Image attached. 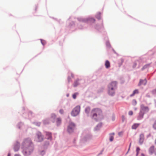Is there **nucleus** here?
I'll return each instance as SVG.
<instances>
[{
  "mask_svg": "<svg viewBox=\"0 0 156 156\" xmlns=\"http://www.w3.org/2000/svg\"><path fill=\"white\" fill-rule=\"evenodd\" d=\"M23 153L26 156L30 154L33 150V145L30 139H25L22 144Z\"/></svg>",
  "mask_w": 156,
  "mask_h": 156,
  "instance_id": "1",
  "label": "nucleus"
},
{
  "mask_svg": "<svg viewBox=\"0 0 156 156\" xmlns=\"http://www.w3.org/2000/svg\"><path fill=\"white\" fill-rule=\"evenodd\" d=\"M102 113L101 110L98 108H94L92 110L91 114L93 117H97L98 115H99Z\"/></svg>",
  "mask_w": 156,
  "mask_h": 156,
  "instance_id": "2",
  "label": "nucleus"
},
{
  "mask_svg": "<svg viewBox=\"0 0 156 156\" xmlns=\"http://www.w3.org/2000/svg\"><path fill=\"white\" fill-rule=\"evenodd\" d=\"M80 107L79 106H77L71 112V114L72 116H75L77 115L80 112Z\"/></svg>",
  "mask_w": 156,
  "mask_h": 156,
  "instance_id": "3",
  "label": "nucleus"
},
{
  "mask_svg": "<svg viewBox=\"0 0 156 156\" xmlns=\"http://www.w3.org/2000/svg\"><path fill=\"white\" fill-rule=\"evenodd\" d=\"M43 140V136L41 133L40 132H37L36 134L35 140L37 142H40L42 141Z\"/></svg>",
  "mask_w": 156,
  "mask_h": 156,
  "instance_id": "4",
  "label": "nucleus"
},
{
  "mask_svg": "<svg viewBox=\"0 0 156 156\" xmlns=\"http://www.w3.org/2000/svg\"><path fill=\"white\" fill-rule=\"evenodd\" d=\"M148 152L150 154H154L156 155V145L151 146L148 150Z\"/></svg>",
  "mask_w": 156,
  "mask_h": 156,
  "instance_id": "5",
  "label": "nucleus"
},
{
  "mask_svg": "<svg viewBox=\"0 0 156 156\" xmlns=\"http://www.w3.org/2000/svg\"><path fill=\"white\" fill-rule=\"evenodd\" d=\"M74 127L75 125L74 123H70L68 127V132L69 133L72 132L74 129Z\"/></svg>",
  "mask_w": 156,
  "mask_h": 156,
  "instance_id": "6",
  "label": "nucleus"
},
{
  "mask_svg": "<svg viewBox=\"0 0 156 156\" xmlns=\"http://www.w3.org/2000/svg\"><path fill=\"white\" fill-rule=\"evenodd\" d=\"M141 111H142L143 112H148L149 109L147 107L143 105H142L140 106Z\"/></svg>",
  "mask_w": 156,
  "mask_h": 156,
  "instance_id": "7",
  "label": "nucleus"
},
{
  "mask_svg": "<svg viewBox=\"0 0 156 156\" xmlns=\"http://www.w3.org/2000/svg\"><path fill=\"white\" fill-rule=\"evenodd\" d=\"M115 89L111 87H108V93L109 94L111 95H113L115 94Z\"/></svg>",
  "mask_w": 156,
  "mask_h": 156,
  "instance_id": "8",
  "label": "nucleus"
},
{
  "mask_svg": "<svg viewBox=\"0 0 156 156\" xmlns=\"http://www.w3.org/2000/svg\"><path fill=\"white\" fill-rule=\"evenodd\" d=\"M117 82L115 81L112 82L109 85L108 87H111L114 89H116V88Z\"/></svg>",
  "mask_w": 156,
  "mask_h": 156,
  "instance_id": "9",
  "label": "nucleus"
},
{
  "mask_svg": "<svg viewBox=\"0 0 156 156\" xmlns=\"http://www.w3.org/2000/svg\"><path fill=\"white\" fill-rule=\"evenodd\" d=\"M144 139V135L143 134H141L140 135L139 142L140 144H143Z\"/></svg>",
  "mask_w": 156,
  "mask_h": 156,
  "instance_id": "10",
  "label": "nucleus"
},
{
  "mask_svg": "<svg viewBox=\"0 0 156 156\" xmlns=\"http://www.w3.org/2000/svg\"><path fill=\"white\" fill-rule=\"evenodd\" d=\"M95 21L94 19L93 18H87L83 19V21L84 22H87L88 21H90L91 22H94Z\"/></svg>",
  "mask_w": 156,
  "mask_h": 156,
  "instance_id": "11",
  "label": "nucleus"
},
{
  "mask_svg": "<svg viewBox=\"0 0 156 156\" xmlns=\"http://www.w3.org/2000/svg\"><path fill=\"white\" fill-rule=\"evenodd\" d=\"M46 137L48 140H51L52 139L51 134V133L45 132Z\"/></svg>",
  "mask_w": 156,
  "mask_h": 156,
  "instance_id": "12",
  "label": "nucleus"
},
{
  "mask_svg": "<svg viewBox=\"0 0 156 156\" xmlns=\"http://www.w3.org/2000/svg\"><path fill=\"white\" fill-rule=\"evenodd\" d=\"M20 143L18 142H16L14 145V150L15 151H18L20 147Z\"/></svg>",
  "mask_w": 156,
  "mask_h": 156,
  "instance_id": "13",
  "label": "nucleus"
},
{
  "mask_svg": "<svg viewBox=\"0 0 156 156\" xmlns=\"http://www.w3.org/2000/svg\"><path fill=\"white\" fill-rule=\"evenodd\" d=\"M144 114V112L140 111L139 115L137 117V120H140L142 119L143 118Z\"/></svg>",
  "mask_w": 156,
  "mask_h": 156,
  "instance_id": "14",
  "label": "nucleus"
},
{
  "mask_svg": "<svg viewBox=\"0 0 156 156\" xmlns=\"http://www.w3.org/2000/svg\"><path fill=\"white\" fill-rule=\"evenodd\" d=\"M146 83L147 80L146 79H144V80H140L138 85L140 86L142 84L145 85L146 84Z\"/></svg>",
  "mask_w": 156,
  "mask_h": 156,
  "instance_id": "15",
  "label": "nucleus"
},
{
  "mask_svg": "<svg viewBox=\"0 0 156 156\" xmlns=\"http://www.w3.org/2000/svg\"><path fill=\"white\" fill-rule=\"evenodd\" d=\"M140 125V123H134L132 126L133 129H136Z\"/></svg>",
  "mask_w": 156,
  "mask_h": 156,
  "instance_id": "16",
  "label": "nucleus"
},
{
  "mask_svg": "<svg viewBox=\"0 0 156 156\" xmlns=\"http://www.w3.org/2000/svg\"><path fill=\"white\" fill-rule=\"evenodd\" d=\"M105 65L106 68H108L110 66V63L109 61L106 60L105 62Z\"/></svg>",
  "mask_w": 156,
  "mask_h": 156,
  "instance_id": "17",
  "label": "nucleus"
},
{
  "mask_svg": "<svg viewBox=\"0 0 156 156\" xmlns=\"http://www.w3.org/2000/svg\"><path fill=\"white\" fill-rule=\"evenodd\" d=\"M61 119L60 118H57L56 121V123L57 125L58 126L61 124Z\"/></svg>",
  "mask_w": 156,
  "mask_h": 156,
  "instance_id": "18",
  "label": "nucleus"
},
{
  "mask_svg": "<svg viewBox=\"0 0 156 156\" xmlns=\"http://www.w3.org/2000/svg\"><path fill=\"white\" fill-rule=\"evenodd\" d=\"M139 93V91L137 89L135 90L133 92L132 94L130 95V96L132 97L135 94H138Z\"/></svg>",
  "mask_w": 156,
  "mask_h": 156,
  "instance_id": "19",
  "label": "nucleus"
},
{
  "mask_svg": "<svg viewBox=\"0 0 156 156\" xmlns=\"http://www.w3.org/2000/svg\"><path fill=\"white\" fill-rule=\"evenodd\" d=\"M90 108L89 107H87L85 109V112L86 113L88 114L89 113V112H90Z\"/></svg>",
  "mask_w": 156,
  "mask_h": 156,
  "instance_id": "20",
  "label": "nucleus"
},
{
  "mask_svg": "<svg viewBox=\"0 0 156 156\" xmlns=\"http://www.w3.org/2000/svg\"><path fill=\"white\" fill-rule=\"evenodd\" d=\"M78 80H77L75 82L74 84V87H76L78 85L79 83H78Z\"/></svg>",
  "mask_w": 156,
  "mask_h": 156,
  "instance_id": "21",
  "label": "nucleus"
},
{
  "mask_svg": "<svg viewBox=\"0 0 156 156\" xmlns=\"http://www.w3.org/2000/svg\"><path fill=\"white\" fill-rule=\"evenodd\" d=\"M149 65L148 64V65H144L142 69V70L146 68H147L148 67H149Z\"/></svg>",
  "mask_w": 156,
  "mask_h": 156,
  "instance_id": "22",
  "label": "nucleus"
},
{
  "mask_svg": "<svg viewBox=\"0 0 156 156\" xmlns=\"http://www.w3.org/2000/svg\"><path fill=\"white\" fill-rule=\"evenodd\" d=\"M153 127L154 129H156V121L154 122L153 125Z\"/></svg>",
  "mask_w": 156,
  "mask_h": 156,
  "instance_id": "23",
  "label": "nucleus"
},
{
  "mask_svg": "<svg viewBox=\"0 0 156 156\" xmlns=\"http://www.w3.org/2000/svg\"><path fill=\"white\" fill-rule=\"evenodd\" d=\"M78 94L77 93H75L73 95V97L74 99H75L76 98V96Z\"/></svg>",
  "mask_w": 156,
  "mask_h": 156,
  "instance_id": "24",
  "label": "nucleus"
},
{
  "mask_svg": "<svg viewBox=\"0 0 156 156\" xmlns=\"http://www.w3.org/2000/svg\"><path fill=\"white\" fill-rule=\"evenodd\" d=\"M137 103V102L136 101V100H133V105H136Z\"/></svg>",
  "mask_w": 156,
  "mask_h": 156,
  "instance_id": "25",
  "label": "nucleus"
},
{
  "mask_svg": "<svg viewBox=\"0 0 156 156\" xmlns=\"http://www.w3.org/2000/svg\"><path fill=\"white\" fill-rule=\"evenodd\" d=\"M113 139H114V137L113 136H110V138H109L110 141H112L113 140Z\"/></svg>",
  "mask_w": 156,
  "mask_h": 156,
  "instance_id": "26",
  "label": "nucleus"
},
{
  "mask_svg": "<svg viewBox=\"0 0 156 156\" xmlns=\"http://www.w3.org/2000/svg\"><path fill=\"white\" fill-rule=\"evenodd\" d=\"M129 115H131L133 114V112L132 111H130L129 112Z\"/></svg>",
  "mask_w": 156,
  "mask_h": 156,
  "instance_id": "27",
  "label": "nucleus"
},
{
  "mask_svg": "<svg viewBox=\"0 0 156 156\" xmlns=\"http://www.w3.org/2000/svg\"><path fill=\"white\" fill-rule=\"evenodd\" d=\"M140 150V149L139 148L137 147L136 148V151L137 152V155L138 154V152Z\"/></svg>",
  "mask_w": 156,
  "mask_h": 156,
  "instance_id": "28",
  "label": "nucleus"
},
{
  "mask_svg": "<svg viewBox=\"0 0 156 156\" xmlns=\"http://www.w3.org/2000/svg\"><path fill=\"white\" fill-rule=\"evenodd\" d=\"M59 112L61 114H62L64 112V111L62 109H61L59 111Z\"/></svg>",
  "mask_w": 156,
  "mask_h": 156,
  "instance_id": "29",
  "label": "nucleus"
},
{
  "mask_svg": "<svg viewBox=\"0 0 156 156\" xmlns=\"http://www.w3.org/2000/svg\"><path fill=\"white\" fill-rule=\"evenodd\" d=\"M71 80V78L70 77H68V80L69 82Z\"/></svg>",
  "mask_w": 156,
  "mask_h": 156,
  "instance_id": "30",
  "label": "nucleus"
},
{
  "mask_svg": "<svg viewBox=\"0 0 156 156\" xmlns=\"http://www.w3.org/2000/svg\"><path fill=\"white\" fill-rule=\"evenodd\" d=\"M136 66V62H135L134 63V65L133 66V68L135 67Z\"/></svg>",
  "mask_w": 156,
  "mask_h": 156,
  "instance_id": "31",
  "label": "nucleus"
},
{
  "mask_svg": "<svg viewBox=\"0 0 156 156\" xmlns=\"http://www.w3.org/2000/svg\"><path fill=\"white\" fill-rule=\"evenodd\" d=\"M40 124H41V123L40 122H37V125L38 126H40Z\"/></svg>",
  "mask_w": 156,
  "mask_h": 156,
  "instance_id": "32",
  "label": "nucleus"
},
{
  "mask_svg": "<svg viewBox=\"0 0 156 156\" xmlns=\"http://www.w3.org/2000/svg\"><path fill=\"white\" fill-rule=\"evenodd\" d=\"M122 132H120L118 133V134L119 136H120L122 134Z\"/></svg>",
  "mask_w": 156,
  "mask_h": 156,
  "instance_id": "33",
  "label": "nucleus"
},
{
  "mask_svg": "<svg viewBox=\"0 0 156 156\" xmlns=\"http://www.w3.org/2000/svg\"><path fill=\"white\" fill-rule=\"evenodd\" d=\"M53 116V117H56V115H54V114H53L52 115V117Z\"/></svg>",
  "mask_w": 156,
  "mask_h": 156,
  "instance_id": "34",
  "label": "nucleus"
},
{
  "mask_svg": "<svg viewBox=\"0 0 156 156\" xmlns=\"http://www.w3.org/2000/svg\"><path fill=\"white\" fill-rule=\"evenodd\" d=\"M97 17V18L98 20H99V19H100V16H98V17Z\"/></svg>",
  "mask_w": 156,
  "mask_h": 156,
  "instance_id": "35",
  "label": "nucleus"
},
{
  "mask_svg": "<svg viewBox=\"0 0 156 156\" xmlns=\"http://www.w3.org/2000/svg\"><path fill=\"white\" fill-rule=\"evenodd\" d=\"M71 77L72 78H73V75L72 74H71Z\"/></svg>",
  "mask_w": 156,
  "mask_h": 156,
  "instance_id": "36",
  "label": "nucleus"
},
{
  "mask_svg": "<svg viewBox=\"0 0 156 156\" xmlns=\"http://www.w3.org/2000/svg\"><path fill=\"white\" fill-rule=\"evenodd\" d=\"M15 156H20L19 154H16L15 155Z\"/></svg>",
  "mask_w": 156,
  "mask_h": 156,
  "instance_id": "37",
  "label": "nucleus"
},
{
  "mask_svg": "<svg viewBox=\"0 0 156 156\" xmlns=\"http://www.w3.org/2000/svg\"><path fill=\"white\" fill-rule=\"evenodd\" d=\"M41 42L43 45H44V44H43V43L42 41V40H41Z\"/></svg>",
  "mask_w": 156,
  "mask_h": 156,
  "instance_id": "38",
  "label": "nucleus"
},
{
  "mask_svg": "<svg viewBox=\"0 0 156 156\" xmlns=\"http://www.w3.org/2000/svg\"><path fill=\"white\" fill-rule=\"evenodd\" d=\"M8 156H10V154H8Z\"/></svg>",
  "mask_w": 156,
  "mask_h": 156,
  "instance_id": "39",
  "label": "nucleus"
},
{
  "mask_svg": "<svg viewBox=\"0 0 156 156\" xmlns=\"http://www.w3.org/2000/svg\"><path fill=\"white\" fill-rule=\"evenodd\" d=\"M129 149H130V147H129V148L128 151L129 150Z\"/></svg>",
  "mask_w": 156,
  "mask_h": 156,
  "instance_id": "40",
  "label": "nucleus"
}]
</instances>
